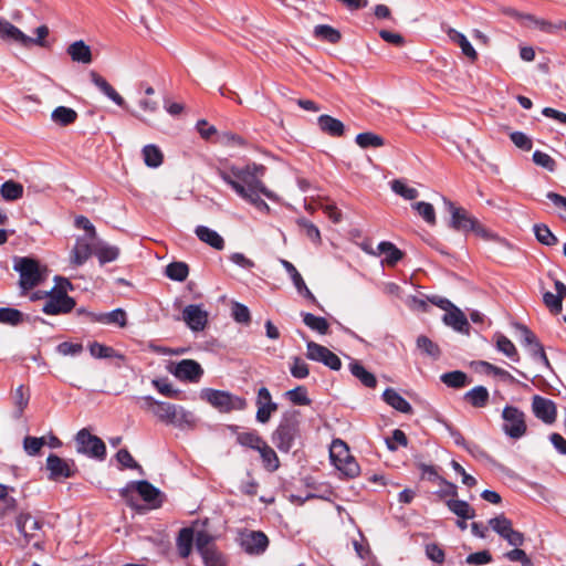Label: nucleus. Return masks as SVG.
Segmentation results:
<instances>
[{
	"mask_svg": "<svg viewBox=\"0 0 566 566\" xmlns=\"http://www.w3.org/2000/svg\"><path fill=\"white\" fill-rule=\"evenodd\" d=\"M317 125L322 133H324L331 137H340L345 133L344 123L331 115H327V114H323V115L318 116Z\"/></svg>",
	"mask_w": 566,
	"mask_h": 566,
	"instance_id": "obj_24",
	"label": "nucleus"
},
{
	"mask_svg": "<svg viewBox=\"0 0 566 566\" xmlns=\"http://www.w3.org/2000/svg\"><path fill=\"white\" fill-rule=\"evenodd\" d=\"M0 38L3 40L13 41L28 48V43L31 41L30 36L24 34L19 28L13 25L11 22L0 18Z\"/></svg>",
	"mask_w": 566,
	"mask_h": 566,
	"instance_id": "obj_23",
	"label": "nucleus"
},
{
	"mask_svg": "<svg viewBox=\"0 0 566 566\" xmlns=\"http://www.w3.org/2000/svg\"><path fill=\"white\" fill-rule=\"evenodd\" d=\"M28 316L13 307H0V323L9 326L22 324Z\"/></svg>",
	"mask_w": 566,
	"mask_h": 566,
	"instance_id": "obj_40",
	"label": "nucleus"
},
{
	"mask_svg": "<svg viewBox=\"0 0 566 566\" xmlns=\"http://www.w3.org/2000/svg\"><path fill=\"white\" fill-rule=\"evenodd\" d=\"M0 193L4 200L14 201L23 196V186L13 180H8L1 185Z\"/></svg>",
	"mask_w": 566,
	"mask_h": 566,
	"instance_id": "obj_43",
	"label": "nucleus"
},
{
	"mask_svg": "<svg viewBox=\"0 0 566 566\" xmlns=\"http://www.w3.org/2000/svg\"><path fill=\"white\" fill-rule=\"evenodd\" d=\"M297 224L304 230L306 237L314 243L321 242V232L318 228L306 218H298Z\"/></svg>",
	"mask_w": 566,
	"mask_h": 566,
	"instance_id": "obj_55",
	"label": "nucleus"
},
{
	"mask_svg": "<svg viewBox=\"0 0 566 566\" xmlns=\"http://www.w3.org/2000/svg\"><path fill=\"white\" fill-rule=\"evenodd\" d=\"M496 349L502 354H516L514 344L503 334L496 333L494 335Z\"/></svg>",
	"mask_w": 566,
	"mask_h": 566,
	"instance_id": "obj_63",
	"label": "nucleus"
},
{
	"mask_svg": "<svg viewBox=\"0 0 566 566\" xmlns=\"http://www.w3.org/2000/svg\"><path fill=\"white\" fill-rule=\"evenodd\" d=\"M384 400L394 409L402 413H411V405L400 396L395 389L388 388L382 394Z\"/></svg>",
	"mask_w": 566,
	"mask_h": 566,
	"instance_id": "obj_29",
	"label": "nucleus"
},
{
	"mask_svg": "<svg viewBox=\"0 0 566 566\" xmlns=\"http://www.w3.org/2000/svg\"><path fill=\"white\" fill-rule=\"evenodd\" d=\"M533 232H534L537 241L544 245L553 247L558 243L557 237L544 223L534 224Z\"/></svg>",
	"mask_w": 566,
	"mask_h": 566,
	"instance_id": "obj_44",
	"label": "nucleus"
},
{
	"mask_svg": "<svg viewBox=\"0 0 566 566\" xmlns=\"http://www.w3.org/2000/svg\"><path fill=\"white\" fill-rule=\"evenodd\" d=\"M67 54L71 56L73 62L82 64H90L92 62L91 48L83 40H78L70 44L67 48Z\"/></svg>",
	"mask_w": 566,
	"mask_h": 566,
	"instance_id": "obj_28",
	"label": "nucleus"
},
{
	"mask_svg": "<svg viewBox=\"0 0 566 566\" xmlns=\"http://www.w3.org/2000/svg\"><path fill=\"white\" fill-rule=\"evenodd\" d=\"M303 317V323L311 328L322 335H325L328 332L329 324L326 318L321 316H315L312 313H301Z\"/></svg>",
	"mask_w": 566,
	"mask_h": 566,
	"instance_id": "obj_41",
	"label": "nucleus"
},
{
	"mask_svg": "<svg viewBox=\"0 0 566 566\" xmlns=\"http://www.w3.org/2000/svg\"><path fill=\"white\" fill-rule=\"evenodd\" d=\"M84 350H88L90 354H116L111 347L102 345L97 342H87L86 347L82 343H60L55 347L56 354H80Z\"/></svg>",
	"mask_w": 566,
	"mask_h": 566,
	"instance_id": "obj_12",
	"label": "nucleus"
},
{
	"mask_svg": "<svg viewBox=\"0 0 566 566\" xmlns=\"http://www.w3.org/2000/svg\"><path fill=\"white\" fill-rule=\"evenodd\" d=\"M377 249L380 254L385 255L384 262L390 266L396 265L403 256V253L389 241H381Z\"/></svg>",
	"mask_w": 566,
	"mask_h": 566,
	"instance_id": "obj_34",
	"label": "nucleus"
},
{
	"mask_svg": "<svg viewBox=\"0 0 566 566\" xmlns=\"http://www.w3.org/2000/svg\"><path fill=\"white\" fill-rule=\"evenodd\" d=\"M532 409L534 415L547 424H551L556 420V407L549 399L535 396L533 398Z\"/></svg>",
	"mask_w": 566,
	"mask_h": 566,
	"instance_id": "obj_17",
	"label": "nucleus"
},
{
	"mask_svg": "<svg viewBox=\"0 0 566 566\" xmlns=\"http://www.w3.org/2000/svg\"><path fill=\"white\" fill-rule=\"evenodd\" d=\"M471 366L473 367V369L476 371V373H480V374H485V375H493V376H496V377H500L502 379H507L510 378V375L506 370L504 369H501L496 366H493L486 361H483V360H479V361H473L471 364Z\"/></svg>",
	"mask_w": 566,
	"mask_h": 566,
	"instance_id": "obj_47",
	"label": "nucleus"
},
{
	"mask_svg": "<svg viewBox=\"0 0 566 566\" xmlns=\"http://www.w3.org/2000/svg\"><path fill=\"white\" fill-rule=\"evenodd\" d=\"M391 190L406 200H413L419 196V191L416 188L409 187L399 179L391 182Z\"/></svg>",
	"mask_w": 566,
	"mask_h": 566,
	"instance_id": "obj_51",
	"label": "nucleus"
},
{
	"mask_svg": "<svg viewBox=\"0 0 566 566\" xmlns=\"http://www.w3.org/2000/svg\"><path fill=\"white\" fill-rule=\"evenodd\" d=\"M196 547L206 566H224V558L213 544V538L207 532L196 534Z\"/></svg>",
	"mask_w": 566,
	"mask_h": 566,
	"instance_id": "obj_7",
	"label": "nucleus"
},
{
	"mask_svg": "<svg viewBox=\"0 0 566 566\" xmlns=\"http://www.w3.org/2000/svg\"><path fill=\"white\" fill-rule=\"evenodd\" d=\"M489 525L503 538L511 530H513L512 522L503 514L491 518L489 521Z\"/></svg>",
	"mask_w": 566,
	"mask_h": 566,
	"instance_id": "obj_52",
	"label": "nucleus"
},
{
	"mask_svg": "<svg viewBox=\"0 0 566 566\" xmlns=\"http://www.w3.org/2000/svg\"><path fill=\"white\" fill-rule=\"evenodd\" d=\"M513 336L528 354H545L537 336L525 325L513 324Z\"/></svg>",
	"mask_w": 566,
	"mask_h": 566,
	"instance_id": "obj_10",
	"label": "nucleus"
},
{
	"mask_svg": "<svg viewBox=\"0 0 566 566\" xmlns=\"http://www.w3.org/2000/svg\"><path fill=\"white\" fill-rule=\"evenodd\" d=\"M94 254V248L84 240H77L72 250V262L76 266L83 265Z\"/></svg>",
	"mask_w": 566,
	"mask_h": 566,
	"instance_id": "obj_35",
	"label": "nucleus"
},
{
	"mask_svg": "<svg viewBox=\"0 0 566 566\" xmlns=\"http://www.w3.org/2000/svg\"><path fill=\"white\" fill-rule=\"evenodd\" d=\"M133 491L138 492V494L143 497L144 501L148 503H155V501L159 496V491L154 485H151L147 481H138L128 484L120 491V494L124 499H126L127 503L133 505L130 494Z\"/></svg>",
	"mask_w": 566,
	"mask_h": 566,
	"instance_id": "obj_14",
	"label": "nucleus"
},
{
	"mask_svg": "<svg viewBox=\"0 0 566 566\" xmlns=\"http://www.w3.org/2000/svg\"><path fill=\"white\" fill-rule=\"evenodd\" d=\"M90 77L92 83L116 105L124 106V98L115 91V88L97 72L91 71Z\"/></svg>",
	"mask_w": 566,
	"mask_h": 566,
	"instance_id": "obj_25",
	"label": "nucleus"
},
{
	"mask_svg": "<svg viewBox=\"0 0 566 566\" xmlns=\"http://www.w3.org/2000/svg\"><path fill=\"white\" fill-rule=\"evenodd\" d=\"M263 166L248 164L244 166L230 165L218 169L219 177L243 200L250 202L259 211L269 213V205L260 198L263 195L271 201H277L279 197L259 179Z\"/></svg>",
	"mask_w": 566,
	"mask_h": 566,
	"instance_id": "obj_1",
	"label": "nucleus"
},
{
	"mask_svg": "<svg viewBox=\"0 0 566 566\" xmlns=\"http://www.w3.org/2000/svg\"><path fill=\"white\" fill-rule=\"evenodd\" d=\"M237 440L241 446L249 447L255 450H259L260 447L264 443L261 437L255 432L239 433Z\"/></svg>",
	"mask_w": 566,
	"mask_h": 566,
	"instance_id": "obj_56",
	"label": "nucleus"
},
{
	"mask_svg": "<svg viewBox=\"0 0 566 566\" xmlns=\"http://www.w3.org/2000/svg\"><path fill=\"white\" fill-rule=\"evenodd\" d=\"M256 406V420L261 423H266L271 415L277 410V405L273 402L271 394L265 387L258 391Z\"/></svg>",
	"mask_w": 566,
	"mask_h": 566,
	"instance_id": "obj_15",
	"label": "nucleus"
},
{
	"mask_svg": "<svg viewBox=\"0 0 566 566\" xmlns=\"http://www.w3.org/2000/svg\"><path fill=\"white\" fill-rule=\"evenodd\" d=\"M13 270L20 275L19 284L23 292L32 290L42 280L39 262L32 258H15Z\"/></svg>",
	"mask_w": 566,
	"mask_h": 566,
	"instance_id": "obj_3",
	"label": "nucleus"
},
{
	"mask_svg": "<svg viewBox=\"0 0 566 566\" xmlns=\"http://www.w3.org/2000/svg\"><path fill=\"white\" fill-rule=\"evenodd\" d=\"M104 356H66L63 361L56 365V369L70 377H78L88 374L91 369H96L95 363Z\"/></svg>",
	"mask_w": 566,
	"mask_h": 566,
	"instance_id": "obj_5",
	"label": "nucleus"
},
{
	"mask_svg": "<svg viewBox=\"0 0 566 566\" xmlns=\"http://www.w3.org/2000/svg\"><path fill=\"white\" fill-rule=\"evenodd\" d=\"M45 444V438L25 437L23 440V449L29 455H36Z\"/></svg>",
	"mask_w": 566,
	"mask_h": 566,
	"instance_id": "obj_58",
	"label": "nucleus"
},
{
	"mask_svg": "<svg viewBox=\"0 0 566 566\" xmlns=\"http://www.w3.org/2000/svg\"><path fill=\"white\" fill-rule=\"evenodd\" d=\"M232 317L238 323L248 324L251 319L248 306H245L242 303L235 302L232 305Z\"/></svg>",
	"mask_w": 566,
	"mask_h": 566,
	"instance_id": "obj_64",
	"label": "nucleus"
},
{
	"mask_svg": "<svg viewBox=\"0 0 566 566\" xmlns=\"http://www.w3.org/2000/svg\"><path fill=\"white\" fill-rule=\"evenodd\" d=\"M350 371L352 374L357 377L365 386L369 388H374L376 386V378L375 376L367 371L360 364L358 363H352L350 364Z\"/></svg>",
	"mask_w": 566,
	"mask_h": 566,
	"instance_id": "obj_50",
	"label": "nucleus"
},
{
	"mask_svg": "<svg viewBox=\"0 0 566 566\" xmlns=\"http://www.w3.org/2000/svg\"><path fill=\"white\" fill-rule=\"evenodd\" d=\"M503 430L511 438L518 439L526 432L524 413L515 407H505L502 412Z\"/></svg>",
	"mask_w": 566,
	"mask_h": 566,
	"instance_id": "obj_9",
	"label": "nucleus"
},
{
	"mask_svg": "<svg viewBox=\"0 0 566 566\" xmlns=\"http://www.w3.org/2000/svg\"><path fill=\"white\" fill-rule=\"evenodd\" d=\"M11 399L15 408L14 417L20 418L29 403V390L20 385L11 392Z\"/></svg>",
	"mask_w": 566,
	"mask_h": 566,
	"instance_id": "obj_37",
	"label": "nucleus"
},
{
	"mask_svg": "<svg viewBox=\"0 0 566 566\" xmlns=\"http://www.w3.org/2000/svg\"><path fill=\"white\" fill-rule=\"evenodd\" d=\"M442 321L447 326L453 328L455 332L465 335L469 334L470 323L465 314L458 306H454L448 311V313H444Z\"/></svg>",
	"mask_w": 566,
	"mask_h": 566,
	"instance_id": "obj_19",
	"label": "nucleus"
},
{
	"mask_svg": "<svg viewBox=\"0 0 566 566\" xmlns=\"http://www.w3.org/2000/svg\"><path fill=\"white\" fill-rule=\"evenodd\" d=\"M268 544L269 539L262 532H250L242 538V546L250 554L262 553Z\"/></svg>",
	"mask_w": 566,
	"mask_h": 566,
	"instance_id": "obj_26",
	"label": "nucleus"
},
{
	"mask_svg": "<svg viewBox=\"0 0 566 566\" xmlns=\"http://www.w3.org/2000/svg\"><path fill=\"white\" fill-rule=\"evenodd\" d=\"M165 273L172 281L184 282L189 274V268L185 262H171L166 266Z\"/></svg>",
	"mask_w": 566,
	"mask_h": 566,
	"instance_id": "obj_46",
	"label": "nucleus"
},
{
	"mask_svg": "<svg viewBox=\"0 0 566 566\" xmlns=\"http://www.w3.org/2000/svg\"><path fill=\"white\" fill-rule=\"evenodd\" d=\"M442 382L452 388H460L468 384V377L463 371L454 370L441 376Z\"/></svg>",
	"mask_w": 566,
	"mask_h": 566,
	"instance_id": "obj_53",
	"label": "nucleus"
},
{
	"mask_svg": "<svg viewBox=\"0 0 566 566\" xmlns=\"http://www.w3.org/2000/svg\"><path fill=\"white\" fill-rule=\"evenodd\" d=\"M533 161L548 171H554L556 167L555 160L548 154L541 150L533 153Z\"/></svg>",
	"mask_w": 566,
	"mask_h": 566,
	"instance_id": "obj_60",
	"label": "nucleus"
},
{
	"mask_svg": "<svg viewBox=\"0 0 566 566\" xmlns=\"http://www.w3.org/2000/svg\"><path fill=\"white\" fill-rule=\"evenodd\" d=\"M195 233L198 239L206 244L210 245L216 250H222L224 248L223 238L214 230L206 226H197Z\"/></svg>",
	"mask_w": 566,
	"mask_h": 566,
	"instance_id": "obj_27",
	"label": "nucleus"
},
{
	"mask_svg": "<svg viewBox=\"0 0 566 566\" xmlns=\"http://www.w3.org/2000/svg\"><path fill=\"white\" fill-rule=\"evenodd\" d=\"M46 468L50 471L51 480H59L61 478H70L74 474L69 462L57 457L56 454H50L46 459Z\"/></svg>",
	"mask_w": 566,
	"mask_h": 566,
	"instance_id": "obj_20",
	"label": "nucleus"
},
{
	"mask_svg": "<svg viewBox=\"0 0 566 566\" xmlns=\"http://www.w3.org/2000/svg\"><path fill=\"white\" fill-rule=\"evenodd\" d=\"M171 371L177 378L181 380L195 381L200 377L202 369L197 361L191 359H184L177 364Z\"/></svg>",
	"mask_w": 566,
	"mask_h": 566,
	"instance_id": "obj_21",
	"label": "nucleus"
},
{
	"mask_svg": "<svg viewBox=\"0 0 566 566\" xmlns=\"http://www.w3.org/2000/svg\"><path fill=\"white\" fill-rule=\"evenodd\" d=\"M193 539L196 541V536L193 535V531L191 528L185 527L180 530L177 537V549L182 558H186L190 555Z\"/></svg>",
	"mask_w": 566,
	"mask_h": 566,
	"instance_id": "obj_33",
	"label": "nucleus"
},
{
	"mask_svg": "<svg viewBox=\"0 0 566 566\" xmlns=\"http://www.w3.org/2000/svg\"><path fill=\"white\" fill-rule=\"evenodd\" d=\"M444 206L451 214L450 227L458 231H470L476 219L471 217L463 208L457 207L452 201L443 198Z\"/></svg>",
	"mask_w": 566,
	"mask_h": 566,
	"instance_id": "obj_11",
	"label": "nucleus"
},
{
	"mask_svg": "<svg viewBox=\"0 0 566 566\" xmlns=\"http://www.w3.org/2000/svg\"><path fill=\"white\" fill-rule=\"evenodd\" d=\"M75 307V300L64 291L51 290L48 293V301L43 305V313L48 315L66 314Z\"/></svg>",
	"mask_w": 566,
	"mask_h": 566,
	"instance_id": "obj_8",
	"label": "nucleus"
},
{
	"mask_svg": "<svg viewBox=\"0 0 566 566\" xmlns=\"http://www.w3.org/2000/svg\"><path fill=\"white\" fill-rule=\"evenodd\" d=\"M196 422V418L191 411L184 409L182 407H176V416L171 421L172 424L182 427H192Z\"/></svg>",
	"mask_w": 566,
	"mask_h": 566,
	"instance_id": "obj_57",
	"label": "nucleus"
},
{
	"mask_svg": "<svg viewBox=\"0 0 566 566\" xmlns=\"http://www.w3.org/2000/svg\"><path fill=\"white\" fill-rule=\"evenodd\" d=\"M143 400L144 408L146 410L153 412L159 420L171 423L176 416L177 406L168 402L156 401L151 397H145Z\"/></svg>",
	"mask_w": 566,
	"mask_h": 566,
	"instance_id": "obj_16",
	"label": "nucleus"
},
{
	"mask_svg": "<svg viewBox=\"0 0 566 566\" xmlns=\"http://www.w3.org/2000/svg\"><path fill=\"white\" fill-rule=\"evenodd\" d=\"M280 263L282 264V266L284 268V270L287 272V274L290 275L292 282H293V285L295 286V289L297 290L298 287H304L305 289V282L302 277V275L300 274V272L297 271V269L293 265V263H291L290 261L287 260H284V259H281L280 260Z\"/></svg>",
	"mask_w": 566,
	"mask_h": 566,
	"instance_id": "obj_59",
	"label": "nucleus"
},
{
	"mask_svg": "<svg viewBox=\"0 0 566 566\" xmlns=\"http://www.w3.org/2000/svg\"><path fill=\"white\" fill-rule=\"evenodd\" d=\"M94 255L98 259L101 264L115 261L119 255V249L115 245H109L103 241H98L94 245Z\"/></svg>",
	"mask_w": 566,
	"mask_h": 566,
	"instance_id": "obj_32",
	"label": "nucleus"
},
{
	"mask_svg": "<svg viewBox=\"0 0 566 566\" xmlns=\"http://www.w3.org/2000/svg\"><path fill=\"white\" fill-rule=\"evenodd\" d=\"M543 302L546 307L554 314H558L563 310V300L552 292L543 293Z\"/></svg>",
	"mask_w": 566,
	"mask_h": 566,
	"instance_id": "obj_62",
	"label": "nucleus"
},
{
	"mask_svg": "<svg viewBox=\"0 0 566 566\" xmlns=\"http://www.w3.org/2000/svg\"><path fill=\"white\" fill-rule=\"evenodd\" d=\"M295 436V427L290 421L282 422L273 433V443L284 452H287Z\"/></svg>",
	"mask_w": 566,
	"mask_h": 566,
	"instance_id": "obj_18",
	"label": "nucleus"
},
{
	"mask_svg": "<svg viewBox=\"0 0 566 566\" xmlns=\"http://www.w3.org/2000/svg\"><path fill=\"white\" fill-rule=\"evenodd\" d=\"M144 163L149 168H158L164 161V155L158 146L148 144L142 150Z\"/></svg>",
	"mask_w": 566,
	"mask_h": 566,
	"instance_id": "obj_36",
	"label": "nucleus"
},
{
	"mask_svg": "<svg viewBox=\"0 0 566 566\" xmlns=\"http://www.w3.org/2000/svg\"><path fill=\"white\" fill-rule=\"evenodd\" d=\"M77 452L91 458L103 460L106 447L102 439L92 434L87 429H82L76 434Z\"/></svg>",
	"mask_w": 566,
	"mask_h": 566,
	"instance_id": "obj_6",
	"label": "nucleus"
},
{
	"mask_svg": "<svg viewBox=\"0 0 566 566\" xmlns=\"http://www.w3.org/2000/svg\"><path fill=\"white\" fill-rule=\"evenodd\" d=\"M448 36L453 43L458 44L461 48L462 53L467 57H469L472 61H474L478 57L475 49L463 33L454 29H450L448 31Z\"/></svg>",
	"mask_w": 566,
	"mask_h": 566,
	"instance_id": "obj_31",
	"label": "nucleus"
},
{
	"mask_svg": "<svg viewBox=\"0 0 566 566\" xmlns=\"http://www.w3.org/2000/svg\"><path fill=\"white\" fill-rule=\"evenodd\" d=\"M331 461L335 468L347 478H355L360 469L354 457L349 452L348 446L340 439H335L329 448Z\"/></svg>",
	"mask_w": 566,
	"mask_h": 566,
	"instance_id": "obj_2",
	"label": "nucleus"
},
{
	"mask_svg": "<svg viewBox=\"0 0 566 566\" xmlns=\"http://www.w3.org/2000/svg\"><path fill=\"white\" fill-rule=\"evenodd\" d=\"M412 209H415L422 219L429 223H436V212L434 208L431 203L426 201H419L411 205Z\"/></svg>",
	"mask_w": 566,
	"mask_h": 566,
	"instance_id": "obj_54",
	"label": "nucleus"
},
{
	"mask_svg": "<svg viewBox=\"0 0 566 566\" xmlns=\"http://www.w3.org/2000/svg\"><path fill=\"white\" fill-rule=\"evenodd\" d=\"M76 118L77 113L73 108L66 106H57L51 114V119L60 126L73 124Z\"/></svg>",
	"mask_w": 566,
	"mask_h": 566,
	"instance_id": "obj_38",
	"label": "nucleus"
},
{
	"mask_svg": "<svg viewBox=\"0 0 566 566\" xmlns=\"http://www.w3.org/2000/svg\"><path fill=\"white\" fill-rule=\"evenodd\" d=\"M260 452V455L262 458V461L264 463V467L269 471H275L280 467L279 458L275 453V451L269 447L265 442L260 447L258 450Z\"/></svg>",
	"mask_w": 566,
	"mask_h": 566,
	"instance_id": "obj_48",
	"label": "nucleus"
},
{
	"mask_svg": "<svg viewBox=\"0 0 566 566\" xmlns=\"http://www.w3.org/2000/svg\"><path fill=\"white\" fill-rule=\"evenodd\" d=\"M17 527L25 538H33L42 527L41 522L30 513H20L15 520Z\"/></svg>",
	"mask_w": 566,
	"mask_h": 566,
	"instance_id": "obj_22",
	"label": "nucleus"
},
{
	"mask_svg": "<svg viewBox=\"0 0 566 566\" xmlns=\"http://www.w3.org/2000/svg\"><path fill=\"white\" fill-rule=\"evenodd\" d=\"M467 399L473 407H484L489 400V391L483 386L471 389L465 395Z\"/></svg>",
	"mask_w": 566,
	"mask_h": 566,
	"instance_id": "obj_49",
	"label": "nucleus"
},
{
	"mask_svg": "<svg viewBox=\"0 0 566 566\" xmlns=\"http://www.w3.org/2000/svg\"><path fill=\"white\" fill-rule=\"evenodd\" d=\"M314 35L332 44L338 43L342 39L340 32L328 24L316 25L314 28Z\"/></svg>",
	"mask_w": 566,
	"mask_h": 566,
	"instance_id": "obj_42",
	"label": "nucleus"
},
{
	"mask_svg": "<svg viewBox=\"0 0 566 566\" xmlns=\"http://www.w3.org/2000/svg\"><path fill=\"white\" fill-rule=\"evenodd\" d=\"M182 319L191 331L199 332L208 323V312L201 304H190L182 310Z\"/></svg>",
	"mask_w": 566,
	"mask_h": 566,
	"instance_id": "obj_13",
	"label": "nucleus"
},
{
	"mask_svg": "<svg viewBox=\"0 0 566 566\" xmlns=\"http://www.w3.org/2000/svg\"><path fill=\"white\" fill-rule=\"evenodd\" d=\"M446 504L449 510L460 518L471 520L475 516L474 509L465 501L451 499L448 500Z\"/></svg>",
	"mask_w": 566,
	"mask_h": 566,
	"instance_id": "obj_39",
	"label": "nucleus"
},
{
	"mask_svg": "<svg viewBox=\"0 0 566 566\" xmlns=\"http://www.w3.org/2000/svg\"><path fill=\"white\" fill-rule=\"evenodd\" d=\"M201 398L221 412L243 410L247 407L245 399L223 390L205 389L201 391Z\"/></svg>",
	"mask_w": 566,
	"mask_h": 566,
	"instance_id": "obj_4",
	"label": "nucleus"
},
{
	"mask_svg": "<svg viewBox=\"0 0 566 566\" xmlns=\"http://www.w3.org/2000/svg\"><path fill=\"white\" fill-rule=\"evenodd\" d=\"M96 318V323H101L103 325H112L124 327L126 325L127 315L123 308H115L107 313H98Z\"/></svg>",
	"mask_w": 566,
	"mask_h": 566,
	"instance_id": "obj_30",
	"label": "nucleus"
},
{
	"mask_svg": "<svg viewBox=\"0 0 566 566\" xmlns=\"http://www.w3.org/2000/svg\"><path fill=\"white\" fill-rule=\"evenodd\" d=\"M356 144L360 148H369V147H381L385 145V139L375 133L371 132H365L359 133L355 138Z\"/></svg>",
	"mask_w": 566,
	"mask_h": 566,
	"instance_id": "obj_45",
	"label": "nucleus"
},
{
	"mask_svg": "<svg viewBox=\"0 0 566 566\" xmlns=\"http://www.w3.org/2000/svg\"><path fill=\"white\" fill-rule=\"evenodd\" d=\"M286 396L294 405L307 406L311 402L307 397L306 389L301 386L296 387L295 389L289 390L286 392Z\"/></svg>",
	"mask_w": 566,
	"mask_h": 566,
	"instance_id": "obj_61",
	"label": "nucleus"
}]
</instances>
